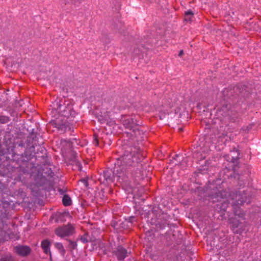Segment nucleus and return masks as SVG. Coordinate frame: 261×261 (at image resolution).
<instances>
[{
  "label": "nucleus",
  "instance_id": "f257e3e1",
  "mask_svg": "<svg viewBox=\"0 0 261 261\" xmlns=\"http://www.w3.org/2000/svg\"><path fill=\"white\" fill-rule=\"evenodd\" d=\"M143 156L138 147L129 146L126 148L124 153L120 156L115 164L114 173L120 178L126 176V169L131 166H135L141 161Z\"/></svg>",
  "mask_w": 261,
  "mask_h": 261
},
{
  "label": "nucleus",
  "instance_id": "f03ea898",
  "mask_svg": "<svg viewBox=\"0 0 261 261\" xmlns=\"http://www.w3.org/2000/svg\"><path fill=\"white\" fill-rule=\"evenodd\" d=\"M217 197L226 199V200L231 204L234 208V213L236 216L240 218L244 217V213L239 208H238V206L242 205L245 202L249 203L250 202L247 193L241 191L230 193L229 189H228L219 191Z\"/></svg>",
  "mask_w": 261,
  "mask_h": 261
},
{
  "label": "nucleus",
  "instance_id": "7ed1b4c3",
  "mask_svg": "<svg viewBox=\"0 0 261 261\" xmlns=\"http://www.w3.org/2000/svg\"><path fill=\"white\" fill-rule=\"evenodd\" d=\"M53 109L67 118L73 117L75 115V112L73 110L72 105L68 101H55L53 103Z\"/></svg>",
  "mask_w": 261,
  "mask_h": 261
},
{
  "label": "nucleus",
  "instance_id": "20e7f679",
  "mask_svg": "<svg viewBox=\"0 0 261 261\" xmlns=\"http://www.w3.org/2000/svg\"><path fill=\"white\" fill-rule=\"evenodd\" d=\"M74 232V228L70 224L58 227L55 230V234L61 238H65L72 235Z\"/></svg>",
  "mask_w": 261,
  "mask_h": 261
},
{
  "label": "nucleus",
  "instance_id": "39448f33",
  "mask_svg": "<svg viewBox=\"0 0 261 261\" xmlns=\"http://www.w3.org/2000/svg\"><path fill=\"white\" fill-rule=\"evenodd\" d=\"M127 136H130L131 139L137 142L142 141L143 140V133L139 129V126L129 130L127 133Z\"/></svg>",
  "mask_w": 261,
  "mask_h": 261
},
{
  "label": "nucleus",
  "instance_id": "423d86ee",
  "mask_svg": "<svg viewBox=\"0 0 261 261\" xmlns=\"http://www.w3.org/2000/svg\"><path fill=\"white\" fill-rule=\"evenodd\" d=\"M230 223L231 224V228L232 231L235 233H241L242 231V227L241 222L235 218L230 219Z\"/></svg>",
  "mask_w": 261,
  "mask_h": 261
},
{
  "label": "nucleus",
  "instance_id": "0eeeda50",
  "mask_svg": "<svg viewBox=\"0 0 261 261\" xmlns=\"http://www.w3.org/2000/svg\"><path fill=\"white\" fill-rule=\"evenodd\" d=\"M132 117H126L123 120V124L125 128L131 130L138 125Z\"/></svg>",
  "mask_w": 261,
  "mask_h": 261
},
{
  "label": "nucleus",
  "instance_id": "6e6552de",
  "mask_svg": "<svg viewBox=\"0 0 261 261\" xmlns=\"http://www.w3.org/2000/svg\"><path fill=\"white\" fill-rule=\"evenodd\" d=\"M15 250L20 255L27 256L30 254L31 249L27 246H17L15 247Z\"/></svg>",
  "mask_w": 261,
  "mask_h": 261
},
{
  "label": "nucleus",
  "instance_id": "1a4fd4ad",
  "mask_svg": "<svg viewBox=\"0 0 261 261\" xmlns=\"http://www.w3.org/2000/svg\"><path fill=\"white\" fill-rule=\"evenodd\" d=\"M55 124L56 127L62 132H65L68 130H70L71 129V127L69 125L68 123L66 122H64L63 123H60L59 120H56L55 122Z\"/></svg>",
  "mask_w": 261,
  "mask_h": 261
},
{
  "label": "nucleus",
  "instance_id": "9d476101",
  "mask_svg": "<svg viewBox=\"0 0 261 261\" xmlns=\"http://www.w3.org/2000/svg\"><path fill=\"white\" fill-rule=\"evenodd\" d=\"M104 177L105 178L106 180L107 181H111V182H113L114 181V178H115L116 177L117 178V180H120V179H122V181L124 180L125 179V176H123V177H121L120 178H119L117 175H116L115 173H114V171H113V176H111V171H105L104 173Z\"/></svg>",
  "mask_w": 261,
  "mask_h": 261
},
{
  "label": "nucleus",
  "instance_id": "9b49d317",
  "mask_svg": "<svg viewBox=\"0 0 261 261\" xmlns=\"http://www.w3.org/2000/svg\"><path fill=\"white\" fill-rule=\"evenodd\" d=\"M127 250L121 246H118L117 248L116 255L119 260L124 259L127 255Z\"/></svg>",
  "mask_w": 261,
  "mask_h": 261
},
{
  "label": "nucleus",
  "instance_id": "f8f14e48",
  "mask_svg": "<svg viewBox=\"0 0 261 261\" xmlns=\"http://www.w3.org/2000/svg\"><path fill=\"white\" fill-rule=\"evenodd\" d=\"M232 112L229 110L227 106H223L219 111V114L222 115L224 118L229 119L230 115Z\"/></svg>",
  "mask_w": 261,
  "mask_h": 261
},
{
  "label": "nucleus",
  "instance_id": "ddd939ff",
  "mask_svg": "<svg viewBox=\"0 0 261 261\" xmlns=\"http://www.w3.org/2000/svg\"><path fill=\"white\" fill-rule=\"evenodd\" d=\"M41 246L42 249L43 250L45 254L49 253L50 254L51 253L50 251V243L47 240L42 241Z\"/></svg>",
  "mask_w": 261,
  "mask_h": 261
},
{
  "label": "nucleus",
  "instance_id": "4468645a",
  "mask_svg": "<svg viewBox=\"0 0 261 261\" xmlns=\"http://www.w3.org/2000/svg\"><path fill=\"white\" fill-rule=\"evenodd\" d=\"M194 16V13L191 10H189L185 12V21L191 22Z\"/></svg>",
  "mask_w": 261,
  "mask_h": 261
},
{
  "label": "nucleus",
  "instance_id": "2eb2a0df",
  "mask_svg": "<svg viewBox=\"0 0 261 261\" xmlns=\"http://www.w3.org/2000/svg\"><path fill=\"white\" fill-rule=\"evenodd\" d=\"M239 154L240 153L237 150L231 151L230 154L229 155L231 157V161L233 163L237 161L239 158Z\"/></svg>",
  "mask_w": 261,
  "mask_h": 261
},
{
  "label": "nucleus",
  "instance_id": "dca6fc26",
  "mask_svg": "<svg viewBox=\"0 0 261 261\" xmlns=\"http://www.w3.org/2000/svg\"><path fill=\"white\" fill-rule=\"evenodd\" d=\"M62 202L64 206H67L71 204L72 201L70 197L65 194L63 197Z\"/></svg>",
  "mask_w": 261,
  "mask_h": 261
},
{
  "label": "nucleus",
  "instance_id": "f3484780",
  "mask_svg": "<svg viewBox=\"0 0 261 261\" xmlns=\"http://www.w3.org/2000/svg\"><path fill=\"white\" fill-rule=\"evenodd\" d=\"M56 248L59 251L60 253L63 256L65 254L66 251L61 243H56L55 244Z\"/></svg>",
  "mask_w": 261,
  "mask_h": 261
},
{
  "label": "nucleus",
  "instance_id": "a211bd4d",
  "mask_svg": "<svg viewBox=\"0 0 261 261\" xmlns=\"http://www.w3.org/2000/svg\"><path fill=\"white\" fill-rule=\"evenodd\" d=\"M9 121V118L5 116H0V124H5Z\"/></svg>",
  "mask_w": 261,
  "mask_h": 261
},
{
  "label": "nucleus",
  "instance_id": "6ab92c4d",
  "mask_svg": "<svg viewBox=\"0 0 261 261\" xmlns=\"http://www.w3.org/2000/svg\"><path fill=\"white\" fill-rule=\"evenodd\" d=\"M0 261H14V259L12 256L11 255L9 254L3 257Z\"/></svg>",
  "mask_w": 261,
  "mask_h": 261
},
{
  "label": "nucleus",
  "instance_id": "aec40b11",
  "mask_svg": "<svg viewBox=\"0 0 261 261\" xmlns=\"http://www.w3.org/2000/svg\"><path fill=\"white\" fill-rule=\"evenodd\" d=\"M69 247L70 249L73 250V249H76V247H77V244L75 242H74V241H72L71 240H69Z\"/></svg>",
  "mask_w": 261,
  "mask_h": 261
},
{
  "label": "nucleus",
  "instance_id": "412c9836",
  "mask_svg": "<svg viewBox=\"0 0 261 261\" xmlns=\"http://www.w3.org/2000/svg\"><path fill=\"white\" fill-rule=\"evenodd\" d=\"M227 206H228V203H226L225 201H224L222 203L221 209L223 211H225L226 209L227 208Z\"/></svg>",
  "mask_w": 261,
  "mask_h": 261
},
{
  "label": "nucleus",
  "instance_id": "4be33fe9",
  "mask_svg": "<svg viewBox=\"0 0 261 261\" xmlns=\"http://www.w3.org/2000/svg\"><path fill=\"white\" fill-rule=\"evenodd\" d=\"M94 143L95 144L96 146L98 145V140L97 136L96 135H94Z\"/></svg>",
  "mask_w": 261,
  "mask_h": 261
},
{
  "label": "nucleus",
  "instance_id": "5701e85b",
  "mask_svg": "<svg viewBox=\"0 0 261 261\" xmlns=\"http://www.w3.org/2000/svg\"><path fill=\"white\" fill-rule=\"evenodd\" d=\"M98 121L101 123H103L105 122V120L103 118H98Z\"/></svg>",
  "mask_w": 261,
  "mask_h": 261
},
{
  "label": "nucleus",
  "instance_id": "b1692460",
  "mask_svg": "<svg viewBox=\"0 0 261 261\" xmlns=\"http://www.w3.org/2000/svg\"><path fill=\"white\" fill-rule=\"evenodd\" d=\"M184 54V51L182 50H180L179 53V56H181Z\"/></svg>",
  "mask_w": 261,
  "mask_h": 261
},
{
  "label": "nucleus",
  "instance_id": "393cba45",
  "mask_svg": "<svg viewBox=\"0 0 261 261\" xmlns=\"http://www.w3.org/2000/svg\"><path fill=\"white\" fill-rule=\"evenodd\" d=\"M179 130L180 131H182V128H179Z\"/></svg>",
  "mask_w": 261,
  "mask_h": 261
},
{
  "label": "nucleus",
  "instance_id": "a878e982",
  "mask_svg": "<svg viewBox=\"0 0 261 261\" xmlns=\"http://www.w3.org/2000/svg\"><path fill=\"white\" fill-rule=\"evenodd\" d=\"M131 218V219H134L135 218H134V217H132V218Z\"/></svg>",
  "mask_w": 261,
  "mask_h": 261
}]
</instances>
